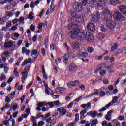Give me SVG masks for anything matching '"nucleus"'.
I'll list each match as a JSON object with an SVG mask.
<instances>
[{
    "mask_svg": "<svg viewBox=\"0 0 126 126\" xmlns=\"http://www.w3.org/2000/svg\"><path fill=\"white\" fill-rule=\"evenodd\" d=\"M68 35L71 39H81L83 40L85 38V34L81 32L79 28H74L69 31Z\"/></svg>",
    "mask_w": 126,
    "mask_h": 126,
    "instance_id": "nucleus-1",
    "label": "nucleus"
},
{
    "mask_svg": "<svg viewBox=\"0 0 126 126\" xmlns=\"http://www.w3.org/2000/svg\"><path fill=\"white\" fill-rule=\"evenodd\" d=\"M102 16L104 20H110L112 19V17H113V15L112 14V12H110V10L108 9H104L102 13Z\"/></svg>",
    "mask_w": 126,
    "mask_h": 126,
    "instance_id": "nucleus-2",
    "label": "nucleus"
},
{
    "mask_svg": "<svg viewBox=\"0 0 126 126\" xmlns=\"http://www.w3.org/2000/svg\"><path fill=\"white\" fill-rule=\"evenodd\" d=\"M29 66H26L25 68V71L22 72V82L24 84V81L27 78V75L28 74V72L29 71Z\"/></svg>",
    "mask_w": 126,
    "mask_h": 126,
    "instance_id": "nucleus-3",
    "label": "nucleus"
},
{
    "mask_svg": "<svg viewBox=\"0 0 126 126\" xmlns=\"http://www.w3.org/2000/svg\"><path fill=\"white\" fill-rule=\"evenodd\" d=\"M71 46L74 52H79L81 49L80 48V44L78 41H75L73 42Z\"/></svg>",
    "mask_w": 126,
    "mask_h": 126,
    "instance_id": "nucleus-4",
    "label": "nucleus"
},
{
    "mask_svg": "<svg viewBox=\"0 0 126 126\" xmlns=\"http://www.w3.org/2000/svg\"><path fill=\"white\" fill-rule=\"evenodd\" d=\"M73 8L76 11H78V12L82 11L83 9L82 6L77 2L73 3Z\"/></svg>",
    "mask_w": 126,
    "mask_h": 126,
    "instance_id": "nucleus-5",
    "label": "nucleus"
},
{
    "mask_svg": "<svg viewBox=\"0 0 126 126\" xmlns=\"http://www.w3.org/2000/svg\"><path fill=\"white\" fill-rule=\"evenodd\" d=\"M106 26L108 27V28H110V29H113L115 28V27L116 26V22L113 21L112 20V19H110V20H108L107 21L106 20Z\"/></svg>",
    "mask_w": 126,
    "mask_h": 126,
    "instance_id": "nucleus-6",
    "label": "nucleus"
},
{
    "mask_svg": "<svg viewBox=\"0 0 126 126\" xmlns=\"http://www.w3.org/2000/svg\"><path fill=\"white\" fill-rule=\"evenodd\" d=\"M84 39L89 41V42H93L94 41V36L90 32H87L85 35Z\"/></svg>",
    "mask_w": 126,
    "mask_h": 126,
    "instance_id": "nucleus-7",
    "label": "nucleus"
},
{
    "mask_svg": "<svg viewBox=\"0 0 126 126\" xmlns=\"http://www.w3.org/2000/svg\"><path fill=\"white\" fill-rule=\"evenodd\" d=\"M46 122L47 123L46 126H52L55 125L57 121L56 119L50 117L46 120Z\"/></svg>",
    "mask_w": 126,
    "mask_h": 126,
    "instance_id": "nucleus-8",
    "label": "nucleus"
},
{
    "mask_svg": "<svg viewBox=\"0 0 126 126\" xmlns=\"http://www.w3.org/2000/svg\"><path fill=\"white\" fill-rule=\"evenodd\" d=\"M106 6V0H99L98 1L97 7L98 9H102Z\"/></svg>",
    "mask_w": 126,
    "mask_h": 126,
    "instance_id": "nucleus-9",
    "label": "nucleus"
},
{
    "mask_svg": "<svg viewBox=\"0 0 126 126\" xmlns=\"http://www.w3.org/2000/svg\"><path fill=\"white\" fill-rule=\"evenodd\" d=\"M100 20V13L96 12L94 13V15L92 17V20L94 22H98Z\"/></svg>",
    "mask_w": 126,
    "mask_h": 126,
    "instance_id": "nucleus-10",
    "label": "nucleus"
},
{
    "mask_svg": "<svg viewBox=\"0 0 126 126\" xmlns=\"http://www.w3.org/2000/svg\"><path fill=\"white\" fill-rule=\"evenodd\" d=\"M107 3L109 5H113L114 6H116L117 4H121V2L120 0H108Z\"/></svg>",
    "mask_w": 126,
    "mask_h": 126,
    "instance_id": "nucleus-11",
    "label": "nucleus"
},
{
    "mask_svg": "<svg viewBox=\"0 0 126 126\" xmlns=\"http://www.w3.org/2000/svg\"><path fill=\"white\" fill-rule=\"evenodd\" d=\"M78 67L73 63H71L69 66V72L71 73H75V70L76 68H78Z\"/></svg>",
    "mask_w": 126,
    "mask_h": 126,
    "instance_id": "nucleus-12",
    "label": "nucleus"
},
{
    "mask_svg": "<svg viewBox=\"0 0 126 126\" xmlns=\"http://www.w3.org/2000/svg\"><path fill=\"white\" fill-rule=\"evenodd\" d=\"M87 28L89 31L94 32V31H95V25L93 23H89L87 26Z\"/></svg>",
    "mask_w": 126,
    "mask_h": 126,
    "instance_id": "nucleus-13",
    "label": "nucleus"
},
{
    "mask_svg": "<svg viewBox=\"0 0 126 126\" xmlns=\"http://www.w3.org/2000/svg\"><path fill=\"white\" fill-rule=\"evenodd\" d=\"M77 55L78 57H83V58H86L88 56V53L86 52H82V49H81L80 51L77 52Z\"/></svg>",
    "mask_w": 126,
    "mask_h": 126,
    "instance_id": "nucleus-14",
    "label": "nucleus"
},
{
    "mask_svg": "<svg viewBox=\"0 0 126 126\" xmlns=\"http://www.w3.org/2000/svg\"><path fill=\"white\" fill-rule=\"evenodd\" d=\"M113 17L116 20H120L122 18V14L119 11H116L114 13Z\"/></svg>",
    "mask_w": 126,
    "mask_h": 126,
    "instance_id": "nucleus-15",
    "label": "nucleus"
},
{
    "mask_svg": "<svg viewBox=\"0 0 126 126\" xmlns=\"http://www.w3.org/2000/svg\"><path fill=\"white\" fill-rule=\"evenodd\" d=\"M76 21H77V22H79V23H82V22L84 21L83 16L80 14L77 15L76 18Z\"/></svg>",
    "mask_w": 126,
    "mask_h": 126,
    "instance_id": "nucleus-16",
    "label": "nucleus"
},
{
    "mask_svg": "<svg viewBox=\"0 0 126 126\" xmlns=\"http://www.w3.org/2000/svg\"><path fill=\"white\" fill-rule=\"evenodd\" d=\"M57 111L59 112L62 115L64 116L66 114V109L64 107H60L57 109Z\"/></svg>",
    "mask_w": 126,
    "mask_h": 126,
    "instance_id": "nucleus-17",
    "label": "nucleus"
},
{
    "mask_svg": "<svg viewBox=\"0 0 126 126\" xmlns=\"http://www.w3.org/2000/svg\"><path fill=\"white\" fill-rule=\"evenodd\" d=\"M98 115V112L95 111H90L87 113V116H90L92 118H95L96 116Z\"/></svg>",
    "mask_w": 126,
    "mask_h": 126,
    "instance_id": "nucleus-18",
    "label": "nucleus"
},
{
    "mask_svg": "<svg viewBox=\"0 0 126 126\" xmlns=\"http://www.w3.org/2000/svg\"><path fill=\"white\" fill-rule=\"evenodd\" d=\"M15 43L14 41H8L5 42L4 43V47L5 48H11L13 44Z\"/></svg>",
    "mask_w": 126,
    "mask_h": 126,
    "instance_id": "nucleus-19",
    "label": "nucleus"
},
{
    "mask_svg": "<svg viewBox=\"0 0 126 126\" xmlns=\"http://www.w3.org/2000/svg\"><path fill=\"white\" fill-rule=\"evenodd\" d=\"M119 9L122 13H123V14H126V6L121 5L119 6Z\"/></svg>",
    "mask_w": 126,
    "mask_h": 126,
    "instance_id": "nucleus-20",
    "label": "nucleus"
},
{
    "mask_svg": "<svg viewBox=\"0 0 126 126\" xmlns=\"http://www.w3.org/2000/svg\"><path fill=\"white\" fill-rule=\"evenodd\" d=\"M43 25H44V23H41L39 25H38L37 28L39 29L36 33H42L43 32Z\"/></svg>",
    "mask_w": 126,
    "mask_h": 126,
    "instance_id": "nucleus-21",
    "label": "nucleus"
},
{
    "mask_svg": "<svg viewBox=\"0 0 126 126\" xmlns=\"http://www.w3.org/2000/svg\"><path fill=\"white\" fill-rule=\"evenodd\" d=\"M22 52L23 54L25 53L27 56H29L30 54V50H27V48L24 47L22 48Z\"/></svg>",
    "mask_w": 126,
    "mask_h": 126,
    "instance_id": "nucleus-22",
    "label": "nucleus"
},
{
    "mask_svg": "<svg viewBox=\"0 0 126 126\" xmlns=\"http://www.w3.org/2000/svg\"><path fill=\"white\" fill-rule=\"evenodd\" d=\"M77 25L74 24H69L67 26L68 30H70L71 29H74L77 27Z\"/></svg>",
    "mask_w": 126,
    "mask_h": 126,
    "instance_id": "nucleus-23",
    "label": "nucleus"
},
{
    "mask_svg": "<svg viewBox=\"0 0 126 126\" xmlns=\"http://www.w3.org/2000/svg\"><path fill=\"white\" fill-rule=\"evenodd\" d=\"M97 1H98V0H91L90 1V6H91V7H95V5H96V3H97Z\"/></svg>",
    "mask_w": 126,
    "mask_h": 126,
    "instance_id": "nucleus-24",
    "label": "nucleus"
},
{
    "mask_svg": "<svg viewBox=\"0 0 126 126\" xmlns=\"http://www.w3.org/2000/svg\"><path fill=\"white\" fill-rule=\"evenodd\" d=\"M56 7V5H55V0H53L51 2V4L50 5V12H53V11H54V10H55V8Z\"/></svg>",
    "mask_w": 126,
    "mask_h": 126,
    "instance_id": "nucleus-25",
    "label": "nucleus"
},
{
    "mask_svg": "<svg viewBox=\"0 0 126 126\" xmlns=\"http://www.w3.org/2000/svg\"><path fill=\"white\" fill-rule=\"evenodd\" d=\"M42 73L43 74V78H44V79H48V77L47 76V75H46V71H45V66H44V65H42Z\"/></svg>",
    "mask_w": 126,
    "mask_h": 126,
    "instance_id": "nucleus-26",
    "label": "nucleus"
},
{
    "mask_svg": "<svg viewBox=\"0 0 126 126\" xmlns=\"http://www.w3.org/2000/svg\"><path fill=\"white\" fill-rule=\"evenodd\" d=\"M119 97H118L117 96H114L113 97V100H112V101L110 102L111 103V104L112 105H114V104H116V103H117V102H118V99H119Z\"/></svg>",
    "mask_w": 126,
    "mask_h": 126,
    "instance_id": "nucleus-27",
    "label": "nucleus"
},
{
    "mask_svg": "<svg viewBox=\"0 0 126 126\" xmlns=\"http://www.w3.org/2000/svg\"><path fill=\"white\" fill-rule=\"evenodd\" d=\"M80 83L79 82V81L76 80L74 82H71L70 85H72V86H76L77 84H79Z\"/></svg>",
    "mask_w": 126,
    "mask_h": 126,
    "instance_id": "nucleus-28",
    "label": "nucleus"
},
{
    "mask_svg": "<svg viewBox=\"0 0 126 126\" xmlns=\"http://www.w3.org/2000/svg\"><path fill=\"white\" fill-rule=\"evenodd\" d=\"M33 14H34L32 12H30L29 13L28 18L30 19V20H34V16H33Z\"/></svg>",
    "mask_w": 126,
    "mask_h": 126,
    "instance_id": "nucleus-29",
    "label": "nucleus"
},
{
    "mask_svg": "<svg viewBox=\"0 0 126 126\" xmlns=\"http://www.w3.org/2000/svg\"><path fill=\"white\" fill-rule=\"evenodd\" d=\"M98 124V120L95 119L92 121L91 126H96V125Z\"/></svg>",
    "mask_w": 126,
    "mask_h": 126,
    "instance_id": "nucleus-30",
    "label": "nucleus"
},
{
    "mask_svg": "<svg viewBox=\"0 0 126 126\" xmlns=\"http://www.w3.org/2000/svg\"><path fill=\"white\" fill-rule=\"evenodd\" d=\"M63 63H65V64H67V62H68V56H67L66 54H65L63 58Z\"/></svg>",
    "mask_w": 126,
    "mask_h": 126,
    "instance_id": "nucleus-31",
    "label": "nucleus"
},
{
    "mask_svg": "<svg viewBox=\"0 0 126 126\" xmlns=\"http://www.w3.org/2000/svg\"><path fill=\"white\" fill-rule=\"evenodd\" d=\"M80 99H82V96H80L79 97H78L77 99H76L75 100H74L73 101V104L74 105H76V104H77V103H78V101H79L80 100Z\"/></svg>",
    "mask_w": 126,
    "mask_h": 126,
    "instance_id": "nucleus-32",
    "label": "nucleus"
},
{
    "mask_svg": "<svg viewBox=\"0 0 126 126\" xmlns=\"http://www.w3.org/2000/svg\"><path fill=\"white\" fill-rule=\"evenodd\" d=\"M2 22H0V24H4L5 22H6V21H7V20H8V19L7 18V17L6 16H5L3 17L2 19Z\"/></svg>",
    "mask_w": 126,
    "mask_h": 126,
    "instance_id": "nucleus-33",
    "label": "nucleus"
},
{
    "mask_svg": "<svg viewBox=\"0 0 126 126\" xmlns=\"http://www.w3.org/2000/svg\"><path fill=\"white\" fill-rule=\"evenodd\" d=\"M96 37L99 40H102V39H103V38H104V34H103L102 33H98L96 35Z\"/></svg>",
    "mask_w": 126,
    "mask_h": 126,
    "instance_id": "nucleus-34",
    "label": "nucleus"
},
{
    "mask_svg": "<svg viewBox=\"0 0 126 126\" xmlns=\"http://www.w3.org/2000/svg\"><path fill=\"white\" fill-rule=\"evenodd\" d=\"M9 107H10V104H9V103H7L5 105L4 107H3L1 110V111H4V110H5V109H8V108H9Z\"/></svg>",
    "mask_w": 126,
    "mask_h": 126,
    "instance_id": "nucleus-35",
    "label": "nucleus"
},
{
    "mask_svg": "<svg viewBox=\"0 0 126 126\" xmlns=\"http://www.w3.org/2000/svg\"><path fill=\"white\" fill-rule=\"evenodd\" d=\"M38 107H44V106H46V107L48 106V104L45 103L43 102H40L39 104H38Z\"/></svg>",
    "mask_w": 126,
    "mask_h": 126,
    "instance_id": "nucleus-36",
    "label": "nucleus"
},
{
    "mask_svg": "<svg viewBox=\"0 0 126 126\" xmlns=\"http://www.w3.org/2000/svg\"><path fill=\"white\" fill-rule=\"evenodd\" d=\"M88 0H82V6H86L88 3Z\"/></svg>",
    "mask_w": 126,
    "mask_h": 126,
    "instance_id": "nucleus-37",
    "label": "nucleus"
},
{
    "mask_svg": "<svg viewBox=\"0 0 126 126\" xmlns=\"http://www.w3.org/2000/svg\"><path fill=\"white\" fill-rule=\"evenodd\" d=\"M75 121H74L75 123H76V122L79 120V114L77 113L75 115Z\"/></svg>",
    "mask_w": 126,
    "mask_h": 126,
    "instance_id": "nucleus-38",
    "label": "nucleus"
},
{
    "mask_svg": "<svg viewBox=\"0 0 126 126\" xmlns=\"http://www.w3.org/2000/svg\"><path fill=\"white\" fill-rule=\"evenodd\" d=\"M14 74L15 75V76H17V77H18L19 76V73L17 71V68H15L14 70Z\"/></svg>",
    "mask_w": 126,
    "mask_h": 126,
    "instance_id": "nucleus-39",
    "label": "nucleus"
},
{
    "mask_svg": "<svg viewBox=\"0 0 126 126\" xmlns=\"http://www.w3.org/2000/svg\"><path fill=\"white\" fill-rule=\"evenodd\" d=\"M71 15L74 18H76L77 17V13L75 12V11H73L71 12Z\"/></svg>",
    "mask_w": 126,
    "mask_h": 126,
    "instance_id": "nucleus-40",
    "label": "nucleus"
},
{
    "mask_svg": "<svg viewBox=\"0 0 126 126\" xmlns=\"http://www.w3.org/2000/svg\"><path fill=\"white\" fill-rule=\"evenodd\" d=\"M118 46L117 43H116L114 46L111 47V52H113V51H115V50H116V49H118Z\"/></svg>",
    "mask_w": 126,
    "mask_h": 126,
    "instance_id": "nucleus-41",
    "label": "nucleus"
},
{
    "mask_svg": "<svg viewBox=\"0 0 126 126\" xmlns=\"http://www.w3.org/2000/svg\"><path fill=\"white\" fill-rule=\"evenodd\" d=\"M38 54V51L37 50L34 49L32 50L31 53V56H33V55H37Z\"/></svg>",
    "mask_w": 126,
    "mask_h": 126,
    "instance_id": "nucleus-42",
    "label": "nucleus"
},
{
    "mask_svg": "<svg viewBox=\"0 0 126 126\" xmlns=\"http://www.w3.org/2000/svg\"><path fill=\"white\" fill-rule=\"evenodd\" d=\"M15 91H13L12 93H11L9 94V98H10V99H13V98H12V96H14V95H15Z\"/></svg>",
    "mask_w": 126,
    "mask_h": 126,
    "instance_id": "nucleus-43",
    "label": "nucleus"
},
{
    "mask_svg": "<svg viewBox=\"0 0 126 126\" xmlns=\"http://www.w3.org/2000/svg\"><path fill=\"white\" fill-rule=\"evenodd\" d=\"M112 113H114V109L110 110L107 112V115L109 116L110 118L112 117Z\"/></svg>",
    "mask_w": 126,
    "mask_h": 126,
    "instance_id": "nucleus-44",
    "label": "nucleus"
},
{
    "mask_svg": "<svg viewBox=\"0 0 126 126\" xmlns=\"http://www.w3.org/2000/svg\"><path fill=\"white\" fill-rule=\"evenodd\" d=\"M87 51L89 52V53H92V52L94 51V49H93V47H88Z\"/></svg>",
    "mask_w": 126,
    "mask_h": 126,
    "instance_id": "nucleus-45",
    "label": "nucleus"
},
{
    "mask_svg": "<svg viewBox=\"0 0 126 126\" xmlns=\"http://www.w3.org/2000/svg\"><path fill=\"white\" fill-rule=\"evenodd\" d=\"M27 63H29V62H27V59H25V61L22 63V65L23 66H25V65H26Z\"/></svg>",
    "mask_w": 126,
    "mask_h": 126,
    "instance_id": "nucleus-46",
    "label": "nucleus"
},
{
    "mask_svg": "<svg viewBox=\"0 0 126 126\" xmlns=\"http://www.w3.org/2000/svg\"><path fill=\"white\" fill-rule=\"evenodd\" d=\"M48 37H46L45 38L44 44L46 48L48 47Z\"/></svg>",
    "mask_w": 126,
    "mask_h": 126,
    "instance_id": "nucleus-47",
    "label": "nucleus"
},
{
    "mask_svg": "<svg viewBox=\"0 0 126 126\" xmlns=\"http://www.w3.org/2000/svg\"><path fill=\"white\" fill-rule=\"evenodd\" d=\"M105 95H106V93H105L104 91H101L100 93L99 96H100V97H103L105 96Z\"/></svg>",
    "mask_w": 126,
    "mask_h": 126,
    "instance_id": "nucleus-48",
    "label": "nucleus"
},
{
    "mask_svg": "<svg viewBox=\"0 0 126 126\" xmlns=\"http://www.w3.org/2000/svg\"><path fill=\"white\" fill-rule=\"evenodd\" d=\"M2 39H3V32H0V42H1V41H2Z\"/></svg>",
    "mask_w": 126,
    "mask_h": 126,
    "instance_id": "nucleus-49",
    "label": "nucleus"
},
{
    "mask_svg": "<svg viewBox=\"0 0 126 126\" xmlns=\"http://www.w3.org/2000/svg\"><path fill=\"white\" fill-rule=\"evenodd\" d=\"M11 26V22L9 21L6 23V27L8 28V27H10Z\"/></svg>",
    "mask_w": 126,
    "mask_h": 126,
    "instance_id": "nucleus-50",
    "label": "nucleus"
},
{
    "mask_svg": "<svg viewBox=\"0 0 126 126\" xmlns=\"http://www.w3.org/2000/svg\"><path fill=\"white\" fill-rule=\"evenodd\" d=\"M11 101V99H10V98H9L8 96H6L5 102H6L7 103H10Z\"/></svg>",
    "mask_w": 126,
    "mask_h": 126,
    "instance_id": "nucleus-51",
    "label": "nucleus"
},
{
    "mask_svg": "<svg viewBox=\"0 0 126 126\" xmlns=\"http://www.w3.org/2000/svg\"><path fill=\"white\" fill-rule=\"evenodd\" d=\"M86 113H87V110L85 109V110H82V111L80 112V115H84V114H86Z\"/></svg>",
    "mask_w": 126,
    "mask_h": 126,
    "instance_id": "nucleus-52",
    "label": "nucleus"
},
{
    "mask_svg": "<svg viewBox=\"0 0 126 126\" xmlns=\"http://www.w3.org/2000/svg\"><path fill=\"white\" fill-rule=\"evenodd\" d=\"M30 7H31V8H34L35 7V3H34V2H31L30 4Z\"/></svg>",
    "mask_w": 126,
    "mask_h": 126,
    "instance_id": "nucleus-53",
    "label": "nucleus"
},
{
    "mask_svg": "<svg viewBox=\"0 0 126 126\" xmlns=\"http://www.w3.org/2000/svg\"><path fill=\"white\" fill-rule=\"evenodd\" d=\"M55 92L56 93H57V94H60V93H62L60 87L56 88L55 90Z\"/></svg>",
    "mask_w": 126,
    "mask_h": 126,
    "instance_id": "nucleus-54",
    "label": "nucleus"
},
{
    "mask_svg": "<svg viewBox=\"0 0 126 126\" xmlns=\"http://www.w3.org/2000/svg\"><path fill=\"white\" fill-rule=\"evenodd\" d=\"M13 24H16L18 22V19L15 18L12 21Z\"/></svg>",
    "mask_w": 126,
    "mask_h": 126,
    "instance_id": "nucleus-55",
    "label": "nucleus"
},
{
    "mask_svg": "<svg viewBox=\"0 0 126 126\" xmlns=\"http://www.w3.org/2000/svg\"><path fill=\"white\" fill-rule=\"evenodd\" d=\"M41 53L43 56H45L46 55V49H45V48H42L41 49Z\"/></svg>",
    "mask_w": 126,
    "mask_h": 126,
    "instance_id": "nucleus-56",
    "label": "nucleus"
},
{
    "mask_svg": "<svg viewBox=\"0 0 126 126\" xmlns=\"http://www.w3.org/2000/svg\"><path fill=\"white\" fill-rule=\"evenodd\" d=\"M30 29L32 31H35V26L33 25V24H32L30 26Z\"/></svg>",
    "mask_w": 126,
    "mask_h": 126,
    "instance_id": "nucleus-57",
    "label": "nucleus"
},
{
    "mask_svg": "<svg viewBox=\"0 0 126 126\" xmlns=\"http://www.w3.org/2000/svg\"><path fill=\"white\" fill-rule=\"evenodd\" d=\"M9 69V68H8V67L4 66V72H5V73H7V72H8Z\"/></svg>",
    "mask_w": 126,
    "mask_h": 126,
    "instance_id": "nucleus-58",
    "label": "nucleus"
},
{
    "mask_svg": "<svg viewBox=\"0 0 126 126\" xmlns=\"http://www.w3.org/2000/svg\"><path fill=\"white\" fill-rule=\"evenodd\" d=\"M112 105H113L112 104V102H110L109 104L105 105L104 108H105L106 110V109H108V108H109L110 107H111V106H112Z\"/></svg>",
    "mask_w": 126,
    "mask_h": 126,
    "instance_id": "nucleus-59",
    "label": "nucleus"
},
{
    "mask_svg": "<svg viewBox=\"0 0 126 126\" xmlns=\"http://www.w3.org/2000/svg\"><path fill=\"white\" fill-rule=\"evenodd\" d=\"M118 120H119V121H124V120H125V116H120L118 117Z\"/></svg>",
    "mask_w": 126,
    "mask_h": 126,
    "instance_id": "nucleus-60",
    "label": "nucleus"
},
{
    "mask_svg": "<svg viewBox=\"0 0 126 126\" xmlns=\"http://www.w3.org/2000/svg\"><path fill=\"white\" fill-rule=\"evenodd\" d=\"M0 78H1V80H4V79H5V74H2L1 75Z\"/></svg>",
    "mask_w": 126,
    "mask_h": 126,
    "instance_id": "nucleus-61",
    "label": "nucleus"
},
{
    "mask_svg": "<svg viewBox=\"0 0 126 126\" xmlns=\"http://www.w3.org/2000/svg\"><path fill=\"white\" fill-rule=\"evenodd\" d=\"M23 88V85H20L17 87L18 90H22Z\"/></svg>",
    "mask_w": 126,
    "mask_h": 126,
    "instance_id": "nucleus-62",
    "label": "nucleus"
},
{
    "mask_svg": "<svg viewBox=\"0 0 126 126\" xmlns=\"http://www.w3.org/2000/svg\"><path fill=\"white\" fill-rule=\"evenodd\" d=\"M45 123H44L43 121L39 122L38 123V126H44Z\"/></svg>",
    "mask_w": 126,
    "mask_h": 126,
    "instance_id": "nucleus-63",
    "label": "nucleus"
},
{
    "mask_svg": "<svg viewBox=\"0 0 126 126\" xmlns=\"http://www.w3.org/2000/svg\"><path fill=\"white\" fill-rule=\"evenodd\" d=\"M107 124H108V122L106 121H104L102 123V125L103 126H107Z\"/></svg>",
    "mask_w": 126,
    "mask_h": 126,
    "instance_id": "nucleus-64",
    "label": "nucleus"
}]
</instances>
